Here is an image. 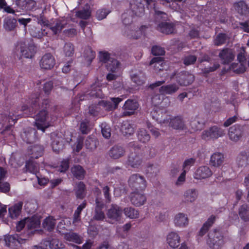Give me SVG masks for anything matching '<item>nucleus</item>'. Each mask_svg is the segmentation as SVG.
<instances>
[{"mask_svg":"<svg viewBox=\"0 0 249 249\" xmlns=\"http://www.w3.org/2000/svg\"><path fill=\"white\" fill-rule=\"evenodd\" d=\"M50 100L48 98L42 99L40 93L36 92L31 94L27 104L22 106L20 112H10L8 119L9 122L15 124L17 121L22 117H33L36 115L35 126L37 129L45 132L46 128L50 126L48 112L46 109L50 106Z\"/></svg>","mask_w":249,"mask_h":249,"instance_id":"nucleus-1","label":"nucleus"},{"mask_svg":"<svg viewBox=\"0 0 249 249\" xmlns=\"http://www.w3.org/2000/svg\"><path fill=\"white\" fill-rule=\"evenodd\" d=\"M207 244L212 249H220L224 244V236L220 230L210 231L208 235Z\"/></svg>","mask_w":249,"mask_h":249,"instance_id":"nucleus-2","label":"nucleus"},{"mask_svg":"<svg viewBox=\"0 0 249 249\" xmlns=\"http://www.w3.org/2000/svg\"><path fill=\"white\" fill-rule=\"evenodd\" d=\"M128 146L135 151L134 153L132 152L128 156L127 164L133 168H138L142 163V159L138 151L140 150L141 147L137 142H131L128 143Z\"/></svg>","mask_w":249,"mask_h":249,"instance_id":"nucleus-3","label":"nucleus"},{"mask_svg":"<svg viewBox=\"0 0 249 249\" xmlns=\"http://www.w3.org/2000/svg\"><path fill=\"white\" fill-rule=\"evenodd\" d=\"M128 184L134 191H143L146 188V181L143 176L139 174H134L130 176Z\"/></svg>","mask_w":249,"mask_h":249,"instance_id":"nucleus-4","label":"nucleus"},{"mask_svg":"<svg viewBox=\"0 0 249 249\" xmlns=\"http://www.w3.org/2000/svg\"><path fill=\"white\" fill-rule=\"evenodd\" d=\"M225 134L224 129L217 125H213L202 132L201 138L205 141L215 140L223 137Z\"/></svg>","mask_w":249,"mask_h":249,"instance_id":"nucleus-5","label":"nucleus"},{"mask_svg":"<svg viewBox=\"0 0 249 249\" xmlns=\"http://www.w3.org/2000/svg\"><path fill=\"white\" fill-rule=\"evenodd\" d=\"M100 61L106 63L107 71L112 72H116L119 68L120 62L116 59L111 58L107 52H101L99 54Z\"/></svg>","mask_w":249,"mask_h":249,"instance_id":"nucleus-6","label":"nucleus"},{"mask_svg":"<svg viewBox=\"0 0 249 249\" xmlns=\"http://www.w3.org/2000/svg\"><path fill=\"white\" fill-rule=\"evenodd\" d=\"M3 240L6 247L14 249H17L21 244L24 243L26 240L18 234L5 235L4 236Z\"/></svg>","mask_w":249,"mask_h":249,"instance_id":"nucleus-7","label":"nucleus"},{"mask_svg":"<svg viewBox=\"0 0 249 249\" xmlns=\"http://www.w3.org/2000/svg\"><path fill=\"white\" fill-rule=\"evenodd\" d=\"M177 82L181 86L191 85L195 80V76L187 71H181L174 74Z\"/></svg>","mask_w":249,"mask_h":249,"instance_id":"nucleus-8","label":"nucleus"},{"mask_svg":"<svg viewBox=\"0 0 249 249\" xmlns=\"http://www.w3.org/2000/svg\"><path fill=\"white\" fill-rule=\"evenodd\" d=\"M36 2L34 0H16L15 5L16 11L20 12H27L32 10L36 5Z\"/></svg>","mask_w":249,"mask_h":249,"instance_id":"nucleus-9","label":"nucleus"},{"mask_svg":"<svg viewBox=\"0 0 249 249\" xmlns=\"http://www.w3.org/2000/svg\"><path fill=\"white\" fill-rule=\"evenodd\" d=\"M139 107L138 103L134 100H127L123 107L124 116H129L133 114Z\"/></svg>","mask_w":249,"mask_h":249,"instance_id":"nucleus-10","label":"nucleus"},{"mask_svg":"<svg viewBox=\"0 0 249 249\" xmlns=\"http://www.w3.org/2000/svg\"><path fill=\"white\" fill-rule=\"evenodd\" d=\"M123 213L122 209L116 204H112L107 213V217L115 221L121 220Z\"/></svg>","mask_w":249,"mask_h":249,"instance_id":"nucleus-11","label":"nucleus"},{"mask_svg":"<svg viewBox=\"0 0 249 249\" xmlns=\"http://www.w3.org/2000/svg\"><path fill=\"white\" fill-rule=\"evenodd\" d=\"M55 64V59L51 53H46L43 55L39 62L40 68L45 70H51Z\"/></svg>","mask_w":249,"mask_h":249,"instance_id":"nucleus-12","label":"nucleus"},{"mask_svg":"<svg viewBox=\"0 0 249 249\" xmlns=\"http://www.w3.org/2000/svg\"><path fill=\"white\" fill-rule=\"evenodd\" d=\"M37 131L32 127L27 128L21 134L23 141L27 143H31L35 142L37 139Z\"/></svg>","mask_w":249,"mask_h":249,"instance_id":"nucleus-13","label":"nucleus"},{"mask_svg":"<svg viewBox=\"0 0 249 249\" xmlns=\"http://www.w3.org/2000/svg\"><path fill=\"white\" fill-rule=\"evenodd\" d=\"M146 201V197L145 195L139 193V191H135L130 194V201L133 205L136 207L144 205Z\"/></svg>","mask_w":249,"mask_h":249,"instance_id":"nucleus-14","label":"nucleus"},{"mask_svg":"<svg viewBox=\"0 0 249 249\" xmlns=\"http://www.w3.org/2000/svg\"><path fill=\"white\" fill-rule=\"evenodd\" d=\"M130 8L133 14L138 17H141L144 12V5L142 0H131Z\"/></svg>","mask_w":249,"mask_h":249,"instance_id":"nucleus-15","label":"nucleus"},{"mask_svg":"<svg viewBox=\"0 0 249 249\" xmlns=\"http://www.w3.org/2000/svg\"><path fill=\"white\" fill-rule=\"evenodd\" d=\"M95 204L94 214L93 218L97 221H102L105 218V214L103 211L105 204L102 201L99 200L98 198L95 200Z\"/></svg>","mask_w":249,"mask_h":249,"instance_id":"nucleus-16","label":"nucleus"},{"mask_svg":"<svg viewBox=\"0 0 249 249\" xmlns=\"http://www.w3.org/2000/svg\"><path fill=\"white\" fill-rule=\"evenodd\" d=\"M218 56L223 64H229L234 60L235 57L232 51L228 48L223 49L219 53Z\"/></svg>","mask_w":249,"mask_h":249,"instance_id":"nucleus-17","label":"nucleus"},{"mask_svg":"<svg viewBox=\"0 0 249 249\" xmlns=\"http://www.w3.org/2000/svg\"><path fill=\"white\" fill-rule=\"evenodd\" d=\"M235 11L241 16L247 17L249 16V7L244 0H240L233 4Z\"/></svg>","mask_w":249,"mask_h":249,"instance_id":"nucleus-18","label":"nucleus"},{"mask_svg":"<svg viewBox=\"0 0 249 249\" xmlns=\"http://www.w3.org/2000/svg\"><path fill=\"white\" fill-rule=\"evenodd\" d=\"M212 172L207 166H202L198 168L196 171L194 178L197 179L208 178L212 175Z\"/></svg>","mask_w":249,"mask_h":249,"instance_id":"nucleus-19","label":"nucleus"},{"mask_svg":"<svg viewBox=\"0 0 249 249\" xmlns=\"http://www.w3.org/2000/svg\"><path fill=\"white\" fill-rule=\"evenodd\" d=\"M30 159H36L43 155L44 147L39 144L30 146L28 148Z\"/></svg>","mask_w":249,"mask_h":249,"instance_id":"nucleus-20","label":"nucleus"},{"mask_svg":"<svg viewBox=\"0 0 249 249\" xmlns=\"http://www.w3.org/2000/svg\"><path fill=\"white\" fill-rule=\"evenodd\" d=\"M20 53L25 58H32L36 53V47L33 44H30L28 46L21 45Z\"/></svg>","mask_w":249,"mask_h":249,"instance_id":"nucleus-21","label":"nucleus"},{"mask_svg":"<svg viewBox=\"0 0 249 249\" xmlns=\"http://www.w3.org/2000/svg\"><path fill=\"white\" fill-rule=\"evenodd\" d=\"M228 134L231 140L234 142L239 141L242 136V132L240 126L238 124H235L230 127Z\"/></svg>","mask_w":249,"mask_h":249,"instance_id":"nucleus-22","label":"nucleus"},{"mask_svg":"<svg viewBox=\"0 0 249 249\" xmlns=\"http://www.w3.org/2000/svg\"><path fill=\"white\" fill-rule=\"evenodd\" d=\"M125 152V149L123 146L115 145L109 150V155L114 159H118L123 157L124 155Z\"/></svg>","mask_w":249,"mask_h":249,"instance_id":"nucleus-23","label":"nucleus"},{"mask_svg":"<svg viewBox=\"0 0 249 249\" xmlns=\"http://www.w3.org/2000/svg\"><path fill=\"white\" fill-rule=\"evenodd\" d=\"M157 28L160 32L166 35L172 34L175 30L174 25L172 23L166 21L158 23Z\"/></svg>","mask_w":249,"mask_h":249,"instance_id":"nucleus-24","label":"nucleus"},{"mask_svg":"<svg viewBox=\"0 0 249 249\" xmlns=\"http://www.w3.org/2000/svg\"><path fill=\"white\" fill-rule=\"evenodd\" d=\"M216 220V216L211 215L207 219V220L203 224L202 227L200 229L198 235L202 236L205 234L210 228L213 226Z\"/></svg>","mask_w":249,"mask_h":249,"instance_id":"nucleus-25","label":"nucleus"},{"mask_svg":"<svg viewBox=\"0 0 249 249\" xmlns=\"http://www.w3.org/2000/svg\"><path fill=\"white\" fill-rule=\"evenodd\" d=\"M167 242L171 248L176 249L179 245L180 237L176 232H171L167 236Z\"/></svg>","mask_w":249,"mask_h":249,"instance_id":"nucleus-26","label":"nucleus"},{"mask_svg":"<svg viewBox=\"0 0 249 249\" xmlns=\"http://www.w3.org/2000/svg\"><path fill=\"white\" fill-rule=\"evenodd\" d=\"M170 120L168 122L169 126L176 129L183 130L185 128V124L182 120V119L180 116H177L173 118H168Z\"/></svg>","mask_w":249,"mask_h":249,"instance_id":"nucleus-27","label":"nucleus"},{"mask_svg":"<svg viewBox=\"0 0 249 249\" xmlns=\"http://www.w3.org/2000/svg\"><path fill=\"white\" fill-rule=\"evenodd\" d=\"M161 110L158 107H154L151 111L150 115L153 119L155 120L158 123L161 124H168L169 119H162L161 114Z\"/></svg>","mask_w":249,"mask_h":249,"instance_id":"nucleus-28","label":"nucleus"},{"mask_svg":"<svg viewBox=\"0 0 249 249\" xmlns=\"http://www.w3.org/2000/svg\"><path fill=\"white\" fill-rule=\"evenodd\" d=\"M179 87L176 84H169L160 87L159 89L160 93L164 95L166 94H172L176 92Z\"/></svg>","mask_w":249,"mask_h":249,"instance_id":"nucleus-29","label":"nucleus"},{"mask_svg":"<svg viewBox=\"0 0 249 249\" xmlns=\"http://www.w3.org/2000/svg\"><path fill=\"white\" fill-rule=\"evenodd\" d=\"M23 203L19 201L9 208V214L12 219L17 218L20 214Z\"/></svg>","mask_w":249,"mask_h":249,"instance_id":"nucleus-30","label":"nucleus"},{"mask_svg":"<svg viewBox=\"0 0 249 249\" xmlns=\"http://www.w3.org/2000/svg\"><path fill=\"white\" fill-rule=\"evenodd\" d=\"M238 215L245 222H249V206L247 204L241 205L238 208Z\"/></svg>","mask_w":249,"mask_h":249,"instance_id":"nucleus-31","label":"nucleus"},{"mask_svg":"<svg viewBox=\"0 0 249 249\" xmlns=\"http://www.w3.org/2000/svg\"><path fill=\"white\" fill-rule=\"evenodd\" d=\"M92 127L93 124L90 121L88 118H85L80 122L79 130L82 134H88L90 132Z\"/></svg>","mask_w":249,"mask_h":249,"instance_id":"nucleus-32","label":"nucleus"},{"mask_svg":"<svg viewBox=\"0 0 249 249\" xmlns=\"http://www.w3.org/2000/svg\"><path fill=\"white\" fill-rule=\"evenodd\" d=\"M183 196L185 202H193L197 198L198 192L196 189H189L184 192Z\"/></svg>","mask_w":249,"mask_h":249,"instance_id":"nucleus-33","label":"nucleus"},{"mask_svg":"<svg viewBox=\"0 0 249 249\" xmlns=\"http://www.w3.org/2000/svg\"><path fill=\"white\" fill-rule=\"evenodd\" d=\"M224 160V155L220 152H215L211 157L210 163L212 166H220Z\"/></svg>","mask_w":249,"mask_h":249,"instance_id":"nucleus-34","label":"nucleus"},{"mask_svg":"<svg viewBox=\"0 0 249 249\" xmlns=\"http://www.w3.org/2000/svg\"><path fill=\"white\" fill-rule=\"evenodd\" d=\"M26 227L28 230H33L38 228L40 225V219L36 216H33L31 218H26Z\"/></svg>","mask_w":249,"mask_h":249,"instance_id":"nucleus-35","label":"nucleus"},{"mask_svg":"<svg viewBox=\"0 0 249 249\" xmlns=\"http://www.w3.org/2000/svg\"><path fill=\"white\" fill-rule=\"evenodd\" d=\"M205 123V120L197 116L191 121L190 126L194 131H197L202 129Z\"/></svg>","mask_w":249,"mask_h":249,"instance_id":"nucleus-36","label":"nucleus"},{"mask_svg":"<svg viewBox=\"0 0 249 249\" xmlns=\"http://www.w3.org/2000/svg\"><path fill=\"white\" fill-rule=\"evenodd\" d=\"M130 76L132 82L138 86L142 85L145 82V76L141 71L132 73L131 74Z\"/></svg>","mask_w":249,"mask_h":249,"instance_id":"nucleus-37","label":"nucleus"},{"mask_svg":"<svg viewBox=\"0 0 249 249\" xmlns=\"http://www.w3.org/2000/svg\"><path fill=\"white\" fill-rule=\"evenodd\" d=\"M33 160L30 158L26 162L25 168L27 171L36 175L37 173L39 172V165L36 162L34 161Z\"/></svg>","mask_w":249,"mask_h":249,"instance_id":"nucleus-38","label":"nucleus"},{"mask_svg":"<svg viewBox=\"0 0 249 249\" xmlns=\"http://www.w3.org/2000/svg\"><path fill=\"white\" fill-rule=\"evenodd\" d=\"M17 20L11 17L5 18L3 21V27L7 31H13L16 27Z\"/></svg>","mask_w":249,"mask_h":249,"instance_id":"nucleus-39","label":"nucleus"},{"mask_svg":"<svg viewBox=\"0 0 249 249\" xmlns=\"http://www.w3.org/2000/svg\"><path fill=\"white\" fill-rule=\"evenodd\" d=\"M71 172L73 176L78 180L83 179L86 173L84 168L79 165L74 166L71 168Z\"/></svg>","mask_w":249,"mask_h":249,"instance_id":"nucleus-40","label":"nucleus"},{"mask_svg":"<svg viewBox=\"0 0 249 249\" xmlns=\"http://www.w3.org/2000/svg\"><path fill=\"white\" fill-rule=\"evenodd\" d=\"M86 194V187L83 182L80 181L77 185L75 188V195L77 198L83 199Z\"/></svg>","mask_w":249,"mask_h":249,"instance_id":"nucleus-41","label":"nucleus"},{"mask_svg":"<svg viewBox=\"0 0 249 249\" xmlns=\"http://www.w3.org/2000/svg\"><path fill=\"white\" fill-rule=\"evenodd\" d=\"M121 131L125 136H131L134 133V128L128 122H124L122 123Z\"/></svg>","mask_w":249,"mask_h":249,"instance_id":"nucleus-42","label":"nucleus"},{"mask_svg":"<svg viewBox=\"0 0 249 249\" xmlns=\"http://www.w3.org/2000/svg\"><path fill=\"white\" fill-rule=\"evenodd\" d=\"M174 222L176 226H185L188 224V219L186 215L182 213H179L176 216Z\"/></svg>","mask_w":249,"mask_h":249,"instance_id":"nucleus-43","label":"nucleus"},{"mask_svg":"<svg viewBox=\"0 0 249 249\" xmlns=\"http://www.w3.org/2000/svg\"><path fill=\"white\" fill-rule=\"evenodd\" d=\"M137 137L139 141L146 143L150 141V136L147 131L144 128H140L138 131Z\"/></svg>","mask_w":249,"mask_h":249,"instance_id":"nucleus-44","label":"nucleus"},{"mask_svg":"<svg viewBox=\"0 0 249 249\" xmlns=\"http://www.w3.org/2000/svg\"><path fill=\"white\" fill-rule=\"evenodd\" d=\"M87 206V203L86 201H84L80 205H79L77 209L74 212L73 217V223L75 224L81 220V213L82 210L86 208Z\"/></svg>","mask_w":249,"mask_h":249,"instance_id":"nucleus-45","label":"nucleus"},{"mask_svg":"<svg viewBox=\"0 0 249 249\" xmlns=\"http://www.w3.org/2000/svg\"><path fill=\"white\" fill-rule=\"evenodd\" d=\"M230 70L236 74L244 73L246 70V67L244 64L232 63L229 67Z\"/></svg>","mask_w":249,"mask_h":249,"instance_id":"nucleus-46","label":"nucleus"},{"mask_svg":"<svg viewBox=\"0 0 249 249\" xmlns=\"http://www.w3.org/2000/svg\"><path fill=\"white\" fill-rule=\"evenodd\" d=\"M46 26L52 31L54 35L60 33L64 28V25L60 20H57L54 26H52V23L47 24Z\"/></svg>","mask_w":249,"mask_h":249,"instance_id":"nucleus-47","label":"nucleus"},{"mask_svg":"<svg viewBox=\"0 0 249 249\" xmlns=\"http://www.w3.org/2000/svg\"><path fill=\"white\" fill-rule=\"evenodd\" d=\"M228 39V35L225 33H219L213 40V43L216 46L224 44Z\"/></svg>","mask_w":249,"mask_h":249,"instance_id":"nucleus-48","label":"nucleus"},{"mask_svg":"<svg viewBox=\"0 0 249 249\" xmlns=\"http://www.w3.org/2000/svg\"><path fill=\"white\" fill-rule=\"evenodd\" d=\"M65 239L70 242H73L76 244H81L82 242L81 239L79 235L75 232L67 233L64 235Z\"/></svg>","mask_w":249,"mask_h":249,"instance_id":"nucleus-49","label":"nucleus"},{"mask_svg":"<svg viewBox=\"0 0 249 249\" xmlns=\"http://www.w3.org/2000/svg\"><path fill=\"white\" fill-rule=\"evenodd\" d=\"M45 245L51 249H58L61 244L57 239L49 237L45 241Z\"/></svg>","mask_w":249,"mask_h":249,"instance_id":"nucleus-50","label":"nucleus"},{"mask_svg":"<svg viewBox=\"0 0 249 249\" xmlns=\"http://www.w3.org/2000/svg\"><path fill=\"white\" fill-rule=\"evenodd\" d=\"M96 55L95 52L91 50L90 48L86 49L84 53V56L85 60L90 65Z\"/></svg>","mask_w":249,"mask_h":249,"instance_id":"nucleus-51","label":"nucleus"},{"mask_svg":"<svg viewBox=\"0 0 249 249\" xmlns=\"http://www.w3.org/2000/svg\"><path fill=\"white\" fill-rule=\"evenodd\" d=\"M125 215L131 219H135L139 217V212L138 210L132 207H127L124 209Z\"/></svg>","mask_w":249,"mask_h":249,"instance_id":"nucleus-52","label":"nucleus"},{"mask_svg":"<svg viewBox=\"0 0 249 249\" xmlns=\"http://www.w3.org/2000/svg\"><path fill=\"white\" fill-rule=\"evenodd\" d=\"M43 225L45 229L51 231L54 228L55 225V219L50 217H47L44 220Z\"/></svg>","mask_w":249,"mask_h":249,"instance_id":"nucleus-53","label":"nucleus"},{"mask_svg":"<svg viewBox=\"0 0 249 249\" xmlns=\"http://www.w3.org/2000/svg\"><path fill=\"white\" fill-rule=\"evenodd\" d=\"M97 143L98 142L96 139L89 136L85 141V145L87 149L92 150L96 148Z\"/></svg>","mask_w":249,"mask_h":249,"instance_id":"nucleus-54","label":"nucleus"},{"mask_svg":"<svg viewBox=\"0 0 249 249\" xmlns=\"http://www.w3.org/2000/svg\"><path fill=\"white\" fill-rule=\"evenodd\" d=\"M154 18L155 22L160 23L161 22L166 21L167 19V15L163 12L156 10Z\"/></svg>","mask_w":249,"mask_h":249,"instance_id":"nucleus-55","label":"nucleus"},{"mask_svg":"<svg viewBox=\"0 0 249 249\" xmlns=\"http://www.w3.org/2000/svg\"><path fill=\"white\" fill-rule=\"evenodd\" d=\"M163 100V95L160 94H155L151 98V104L155 107H158L159 106L162 104Z\"/></svg>","mask_w":249,"mask_h":249,"instance_id":"nucleus-56","label":"nucleus"},{"mask_svg":"<svg viewBox=\"0 0 249 249\" xmlns=\"http://www.w3.org/2000/svg\"><path fill=\"white\" fill-rule=\"evenodd\" d=\"M90 96L95 98H103L104 95L100 87H93L89 93Z\"/></svg>","mask_w":249,"mask_h":249,"instance_id":"nucleus-57","label":"nucleus"},{"mask_svg":"<svg viewBox=\"0 0 249 249\" xmlns=\"http://www.w3.org/2000/svg\"><path fill=\"white\" fill-rule=\"evenodd\" d=\"M74 52V46L71 43H66L64 46V52L66 56H71Z\"/></svg>","mask_w":249,"mask_h":249,"instance_id":"nucleus-58","label":"nucleus"},{"mask_svg":"<svg viewBox=\"0 0 249 249\" xmlns=\"http://www.w3.org/2000/svg\"><path fill=\"white\" fill-rule=\"evenodd\" d=\"M147 28V27L146 25H142L138 30L135 31L134 35L132 33L131 35L127 34V36L129 38L138 39L142 34H144V30Z\"/></svg>","mask_w":249,"mask_h":249,"instance_id":"nucleus-59","label":"nucleus"},{"mask_svg":"<svg viewBox=\"0 0 249 249\" xmlns=\"http://www.w3.org/2000/svg\"><path fill=\"white\" fill-rule=\"evenodd\" d=\"M76 15L80 18L87 19L90 17L91 13L88 10L84 9L78 11L76 12Z\"/></svg>","mask_w":249,"mask_h":249,"instance_id":"nucleus-60","label":"nucleus"},{"mask_svg":"<svg viewBox=\"0 0 249 249\" xmlns=\"http://www.w3.org/2000/svg\"><path fill=\"white\" fill-rule=\"evenodd\" d=\"M101 127L103 136L107 139L109 138L111 136L110 128L109 126L106 124H102Z\"/></svg>","mask_w":249,"mask_h":249,"instance_id":"nucleus-61","label":"nucleus"},{"mask_svg":"<svg viewBox=\"0 0 249 249\" xmlns=\"http://www.w3.org/2000/svg\"><path fill=\"white\" fill-rule=\"evenodd\" d=\"M152 53L154 55H163L165 54V50L164 48L158 46H153L151 49Z\"/></svg>","mask_w":249,"mask_h":249,"instance_id":"nucleus-62","label":"nucleus"},{"mask_svg":"<svg viewBox=\"0 0 249 249\" xmlns=\"http://www.w3.org/2000/svg\"><path fill=\"white\" fill-rule=\"evenodd\" d=\"M183 63L186 66H189L194 64L196 61V57L194 55H189L184 57Z\"/></svg>","mask_w":249,"mask_h":249,"instance_id":"nucleus-63","label":"nucleus"},{"mask_svg":"<svg viewBox=\"0 0 249 249\" xmlns=\"http://www.w3.org/2000/svg\"><path fill=\"white\" fill-rule=\"evenodd\" d=\"M196 162V160L194 158H190L185 160L183 164V170L187 172L189 170L190 167L194 165Z\"/></svg>","mask_w":249,"mask_h":249,"instance_id":"nucleus-64","label":"nucleus"}]
</instances>
